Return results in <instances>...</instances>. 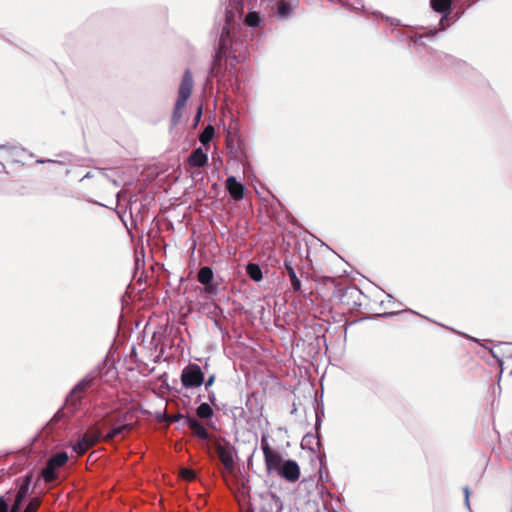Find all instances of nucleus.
I'll use <instances>...</instances> for the list:
<instances>
[{
	"mask_svg": "<svg viewBox=\"0 0 512 512\" xmlns=\"http://www.w3.org/2000/svg\"><path fill=\"white\" fill-rule=\"evenodd\" d=\"M193 89V77L190 70L184 72L182 81L178 90V97L175 103V107L171 117V127H175L179 124L182 118V111L187 104L189 97L191 96Z\"/></svg>",
	"mask_w": 512,
	"mask_h": 512,
	"instance_id": "1",
	"label": "nucleus"
},
{
	"mask_svg": "<svg viewBox=\"0 0 512 512\" xmlns=\"http://www.w3.org/2000/svg\"><path fill=\"white\" fill-rule=\"evenodd\" d=\"M197 280L203 286L199 291V295L202 298L212 300L219 294L220 284L215 281L214 272L209 266H204L199 269Z\"/></svg>",
	"mask_w": 512,
	"mask_h": 512,
	"instance_id": "2",
	"label": "nucleus"
},
{
	"mask_svg": "<svg viewBox=\"0 0 512 512\" xmlns=\"http://www.w3.org/2000/svg\"><path fill=\"white\" fill-rule=\"evenodd\" d=\"M94 377L89 374L85 376L82 380H80L70 391L69 395L66 398V406L70 410L71 414H73L80 402H81V396L79 393L83 392L85 389L89 388L93 383Z\"/></svg>",
	"mask_w": 512,
	"mask_h": 512,
	"instance_id": "3",
	"label": "nucleus"
},
{
	"mask_svg": "<svg viewBox=\"0 0 512 512\" xmlns=\"http://www.w3.org/2000/svg\"><path fill=\"white\" fill-rule=\"evenodd\" d=\"M182 385L187 388L200 387L204 382V373L197 364H189L181 373Z\"/></svg>",
	"mask_w": 512,
	"mask_h": 512,
	"instance_id": "4",
	"label": "nucleus"
},
{
	"mask_svg": "<svg viewBox=\"0 0 512 512\" xmlns=\"http://www.w3.org/2000/svg\"><path fill=\"white\" fill-rule=\"evenodd\" d=\"M213 449L218 456L219 460L223 464L224 468L229 472H233L235 468L234 462V447L229 443L222 444L219 441L213 443Z\"/></svg>",
	"mask_w": 512,
	"mask_h": 512,
	"instance_id": "5",
	"label": "nucleus"
},
{
	"mask_svg": "<svg viewBox=\"0 0 512 512\" xmlns=\"http://www.w3.org/2000/svg\"><path fill=\"white\" fill-rule=\"evenodd\" d=\"M278 474L289 482H295L300 476L299 465L294 460H286L283 462Z\"/></svg>",
	"mask_w": 512,
	"mask_h": 512,
	"instance_id": "6",
	"label": "nucleus"
},
{
	"mask_svg": "<svg viewBox=\"0 0 512 512\" xmlns=\"http://www.w3.org/2000/svg\"><path fill=\"white\" fill-rule=\"evenodd\" d=\"M226 189L230 196L235 200H242L244 197L245 187L242 183L238 182L236 177L229 176L226 180Z\"/></svg>",
	"mask_w": 512,
	"mask_h": 512,
	"instance_id": "7",
	"label": "nucleus"
},
{
	"mask_svg": "<svg viewBox=\"0 0 512 512\" xmlns=\"http://www.w3.org/2000/svg\"><path fill=\"white\" fill-rule=\"evenodd\" d=\"M185 424L192 430L194 435H196L198 438L206 440L209 438L208 431L204 427L202 423H200L197 419L186 417L185 418Z\"/></svg>",
	"mask_w": 512,
	"mask_h": 512,
	"instance_id": "8",
	"label": "nucleus"
},
{
	"mask_svg": "<svg viewBox=\"0 0 512 512\" xmlns=\"http://www.w3.org/2000/svg\"><path fill=\"white\" fill-rule=\"evenodd\" d=\"M263 500L261 512H280L282 509V502L279 497L274 494L266 496Z\"/></svg>",
	"mask_w": 512,
	"mask_h": 512,
	"instance_id": "9",
	"label": "nucleus"
},
{
	"mask_svg": "<svg viewBox=\"0 0 512 512\" xmlns=\"http://www.w3.org/2000/svg\"><path fill=\"white\" fill-rule=\"evenodd\" d=\"M208 161L207 153L201 148H196L188 157L190 167H203Z\"/></svg>",
	"mask_w": 512,
	"mask_h": 512,
	"instance_id": "10",
	"label": "nucleus"
},
{
	"mask_svg": "<svg viewBox=\"0 0 512 512\" xmlns=\"http://www.w3.org/2000/svg\"><path fill=\"white\" fill-rule=\"evenodd\" d=\"M265 465L268 472H279L282 467V456L276 452L272 451L269 454L264 456Z\"/></svg>",
	"mask_w": 512,
	"mask_h": 512,
	"instance_id": "11",
	"label": "nucleus"
},
{
	"mask_svg": "<svg viewBox=\"0 0 512 512\" xmlns=\"http://www.w3.org/2000/svg\"><path fill=\"white\" fill-rule=\"evenodd\" d=\"M430 4L434 11L443 14V17L440 20V23L442 24L450 13L452 0H430Z\"/></svg>",
	"mask_w": 512,
	"mask_h": 512,
	"instance_id": "12",
	"label": "nucleus"
},
{
	"mask_svg": "<svg viewBox=\"0 0 512 512\" xmlns=\"http://www.w3.org/2000/svg\"><path fill=\"white\" fill-rule=\"evenodd\" d=\"M284 268L287 272V275L289 277L291 286L294 291H299L301 289V281L299 280L297 273L292 265L291 261L285 260L284 261Z\"/></svg>",
	"mask_w": 512,
	"mask_h": 512,
	"instance_id": "13",
	"label": "nucleus"
},
{
	"mask_svg": "<svg viewBox=\"0 0 512 512\" xmlns=\"http://www.w3.org/2000/svg\"><path fill=\"white\" fill-rule=\"evenodd\" d=\"M83 440H86L90 447L94 446L100 440H103V435L97 428H90L83 436Z\"/></svg>",
	"mask_w": 512,
	"mask_h": 512,
	"instance_id": "14",
	"label": "nucleus"
},
{
	"mask_svg": "<svg viewBox=\"0 0 512 512\" xmlns=\"http://www.w3.org/2000/svg\"><path fill=\"white\" fill-rule=\"evenodd\" d=\"M229 35H230V30H229L228 26L225 25L222 28V31H221V34L219 37V41H218V53L219 54L224 53V51L230 45Z\"/></svg>",
	"mask_w": 512,
	"mask_h": 512,
	"instance_id": "15",
	"label": "nucleus"
},
{
	"mask_svg": "<svg viewBox=\"0 0 512 512\" xmlns=\"http://www.w3.org/2000/svg\"><path fill=\"white\" fill-rule=\"evenodd\" d=\"M131 429V426L129 424H123V425H120V426H117V427H114L112 428L108 434H106L105 436H103V440L104 441H110L112 440L113 438H115L116 436H119V435H122L124 433V431H128Z\"/></svg>",
	"mask_w": 512,
	"mask_h": 512,
	"instance_id": "16",
	"label": "nucleus"
},
{
	"mask_svg": "<svg viewBox=\"0 0 512 512\" xmlns=\"http://www.w3.org/2000/svg\"><path fill=\"white\" fill-rule=\"evenodd\" d=\"M67 461L68 454L66 452L56 453L48 459V462L56 468L63 466Z\"/></svg>",
	"mask_w": 512,
	"mask_h": 512,
	"instance_id": "17",
	"label": "nucleus"
},
{
	"mask_svg": "<svg viewBox=\"0 0 512 512\" xmlns=\"http://www.w3.org/2000/svg\"><path fill=\"white\" fill-rule=\"evenodd\" d=\"M316 443L317 446L320 445V440L318 436H315L314 434L308 433L306 434L301 442V447L303 449H310L313 450L312 444Z\"/></svg>",
	"mask_w": 512,
	"mask_h": 512,
	"instance_id": "18",
	"label": "nucleus"
},
{
	"mask_svg": "<svg viewBox=\"0 0 512 512\" xmlns=\"http://www.w3.org/2000/svg\"><path fill=\"white\" fill-rule=\"evenodd\" d=\"M247 274L254 281H260L262 279V271L259 265L250 263L247 265Z\"/></svg>",
	"mask_w": 512,
	"mask_h": 512,
	"instance_id": "19",
	"label": "nucleus"
},
{
	"mask_svg": "<svg viewBox=\"0 0 512 512\" xmlns=\"http://www.w3.org/2000/svg\"><path fill=\"white\" fill-rule=\"evenodd\" d=\"M56 470L57 468L47 461V464L42 471V477L46 482H52L56 478Z\"/></svg>",
	"mask_w": 512,
	"mask_h": 512,
	"instance_id": "20",
	"label": "nucleus"
},
{
	"mask_svg": "<svg viewBox=\"0 0 512 512\" xmlns=\"http://www.w3.org/2000/svg\"><path fill=\"white\" fill-rule=\"evenodd\" d=\"M29 488H30V477L27 476L21 483V485L17 491L15 499L23 501L28 494Z\"/></svg>",
	"mask_w": 512,
	"mask_h": 512,
	"instance_id": "21",
	"label": "nucleus"
},
{
	"mask_svg": "<svg viewBox=\"0 0 512 512\" xmlns=\"http://www.w3.org/2000/svg\"><path fill=\"white\" fill-rule=\"evenodd\" d=\"M215 129L212 125H208L203 132L199 136V141L201 144L206 145L208 144L212 138L214 137Z\"/></svg>",
	"mask_w": 512,
	"mask_h": 512,
	"instance_id": "22",
	"label": "nucleus"
},
{
	"mask_svg": "<svg viewBox=\"0 0 512 512\" xmlns=\"http://www.w3.org/2000/svg\"><path fill=\"white\" fill-rule=\"evenodd\" d=\"M213 414V409L208 403H202L197 408V415L202 419H209Z\"/></svg>",
	"mask_w": 512,
	"mask_h": 512,
	"instance_id": "23",
	"label": "nucleus"
},
{
	"mask_svg": "<svg viewBox=\"0 0 512 512\" xmlns=\"http://www.w3.org/2000/svg\"><path fill=\"white\" fill-rule=\"evenodd\" d=\"M245 23L249 27H258L261 23V17L257 12H249L245 17Z\"/></svg>",
	"mask_w": 512,
	"mask_h": 512,
	"instance_id": "24",
	"label": "nucleus"
},
{
	"mask_svg": "<svg viewBox=\"0 0 512 512\" xmlns=\"http://www.w3.org/2000/svg\"><path fill=\"white\" fill-rule=\"evenodd\" d=\"M201 310L207 315L215 316L218 313L219 307L213 298L212 300H208V302L201 307Z\"/></svg>",
	"mask_w": 512,
	"mask_h": 512,
	"instance_id": "25",
	"label": "nucleus"
},
{
	"mask_svg": "<svg viewBox=\"0 0 512 512\" xmlns=\"http://www.w3.org/2000/svg\"><path fill=\"white\" fill-rule=\"evenodd\" d=\"M90 448V446L88 445V443L86 442V440H83V438L81 437V439L75 443L73 445V450L78 454V455H83L88 449Z\"/></svg>",
	"mask_w": 512,
	"mask_h": 512,
	"instance_id": "26",
	"label": "nucleus"
},
{
	"mask_svg": "<svg viewBox=\"0 0 512 512\" xmlns=\"http://www.w3.org/2000/svg\"><path fill=\"white\" fill-rule=\"evenodd\" d=\"M342 5L349 6L354 10H360L364 7L362 0H338Z\"/></svg>",
	"mask_w": 512,
	"mask_h": 512,
	"instance_id": "27",
	"label": "nucleus"
},
{
	"mask_svg": "<svg viewBox=\"0 0 512 512\" xmlns=\"http://www.w3.org/2000/svg\"><path fill=\"white\" fill-rule=\"evenodd\" d=\"M261 448H262L264 456L273 451L270 448V445H269V442H268V435L267 434H263L262 437H261Z\"/></svg>",
	"mask_w": 512,
	"mask_h": 512,
	"instance_id": "28",
	"label": "nucleus"
},
{
	"mask_svg": "<svg viewBox=\"0 0 512 512\" xmlns=\"http://www.w3.org/2000/svg\"><path fill=\"white\" fill-rule=\"evenodd\" d=\"M40 505V500L38 498L32 499L25 508L24 512H35Z\"/></svg>",
	"mask_w": 512,
	"mask_h": 512,
	"instance_id": "29",
	"label": "nucleus"
},
{
	"mask_svg": "<svg viewBox=\"0 0 512 512\" xmlns=\"http://www.w3.org/2000/svg\"><path fill=\"white\" fill-rule=\"evenodd\" d=\"M184 418L182 414L178 413V414H175V415H170V416H166V415H163V419L169 423L171 422H177L179 421L180 419Z\"/></svg>",
	"mask_w": 512,
	"mask_h": 512,
	"instance_id": "30",
	"label": "nucleus"
},
{
	"mask_svg": "<svg viewBox=\"0 0 512 512\" xmlns=\"http://www.w3.org/2000/svg\"><path fill=\"white\" fill-rule=\"evenodd\" d=\"M181 476L186 480H193L195 478V473L190 469H183L181 471Z\"/></svg>",
	"mask_w": 512,
	"mask_h": 512,
	"instance_id": "31",
	"label": "nucleus"
},
{
	"mask_svg": "<svg viewBox=\"0 0 512 512\" xmlns=\"http://www.w3.org/2000/svg\"><path fill=\"white\" fill-rule=\"evenodd\" d=\"M289 5L282 2L279 6V14L282 15V16H286L288 13H289Z\"/></svg>",
	"mask_w": 512,
	"mask_h": 512,
	"instance_id": "32",
	"label": "nucleus"
},
{
	"mask_svg": "<svg viewBox=\"0 0 512 512\" xmlns=\"http://www.w3.org/2000/svg\"><path fill=\"white\" fill-rule=\"evenodd\" d=\"M22 502L23 501L15 499V501H14V503H13V505H12V507H11L9 512H20L21 506H22Z\"/></svg>",
	"mask_w": 512,
	"mask_h": 512,
	"instance_id": "33",
	"label": "nucleus"
},
{
	"mask_svg": "<svg viewBox=\"0 0 512 512\" xmlns=\"http://www.w3.org/2000/svg\"><path fill=\"white\" fill-rule=\"evenodd\" d=\"M463 492H464V496H465V506L470 510V501H469L470 490L466 486V487L463 488Z\"/></svg>",
	"mask_w": 512,
	"mask_h": 512,
	"instance_id": "34",
	"label": "nucleus"
},
{
	"mask_svg": "<svg viewBox=\"0 0 512 512\" xmlns=\"http://www.w3.org/2000/svg\"><path fill=\"white\" fill-rule=\"evenodd\" d=\"M10 150L12 155L17 154L18 149L16 147H10L8 145H0V150Z\"/></svg>",
	"mask_w": 512,
	"mask_h": 512,
	"instance_id": "35",
	"label": "nucleus"
},
{
	"mask_svg": "<svg viewBox=\"0 0 512 512\" xmlns=\"http://www.w3.org/2000/svg\"><path fill=\"white\" fill-rule=\"evenodd\" d=\"M214 381H215V375L212 374L209 376V378L205 382V388L208 389L209 387H211L213 385Z\"/></svg>",
	"mask_w": 512,
	"mask_h": 512,
	"instance_id": "36",
	"label": "nucleus"
},
{
	"mask_svg": "<svg viewBox=\"0 0 512 512\" xmlns=\"http://www.w3.org/2000/svg\"><path fill=\"white\" fill-rule=\"evenodd\" d=\"M0 512H8V505L3 498L0 497Z\"/></svg>",
	"mask_w": 512,
	"mask_h": 512,
	"instance_id": "37",
	"label": "nucleus"
},
{
	"mask_svg": "<svg viewBox=\"0 0 512 512\" xmlns=\"http://www.w3.org/2000/svg\"><path fill=\"white\" fill-rule=\"evenodd\" d=\"M201 116H202V107L200 106L198 108L197 114L195 116V124H197L200 121Z\"/></svg>",
	"mask_w": 512,
	"mask_h": 512,
	"instance_id": "38",
	"label": "nucleus"
},
{
	"mask_svg": "<svg viewBox=\"0 0 512 512\" xmlns=\"http://www.w3.org/2000/svg\"><path fill=\"white\" fill-rule=\"evenodd\" d=\"M208 399L211 403H214L215 402V399H216V396H215V393L213 391H209L208 393Z\"/></svg>",
	"mask_w": 512,
	"mask_h": 512,
	"instance_id": "39",
	"label": "nucleus"
},
{
	"mask_svg": "<svg viewBox=\"0 0 512 512\" xmlns=\"http://www.w3.org/2000/svg\"><path fill=\"white\" fill-rule=\"evenodd\" d=\"M61 414H62V410H59L55 415H54V420H58L60 417H61Z\"/></svg>",
	"mask_w": 512,
	"mask_h": 512,
	"instance_id": "40",
	"label": "nucleus"
},
{
	"mask_svg": "<svg viewBox=\"0 0 512 512\" xmlns=\"http://www.w3.org/2000/svg\"><path fill=\"white\" fill-rule=\"evenodd\" d=\"M45 162H51V163H54L55 161H54V160H51V159H48V160L38 159V160H37V163H45Z\"/></svg>",
	"mask_w": 512,
	"mask_h": 512,
	"instance_id": "41",
	"label": "nucleus"
},
{
	"mask_svg": "<svg viewBox=\"0 0 512 512\" xmlns=\"http://www.w3.org/2000/svg\"><path fill=\"white\" fill-rule=\"evenodd\" d=\"M320 422H321V420L317 417V420H316V428L320 425Z\"/></svg>",
	"mask_w": 512,
	"mask_h": 512,
	"instance_id": "42",
	"label": "nucleus"
},
{
	"mask_svg": "<svg viewBox=\"0 0 512 512\" xmlns=\"http://www.w3.org/2000/svg\"><path fill=\"white\" fill-rule=\"evenodd\" d=\"M229 21H230V17H229V15H226V24L227 25L229 24Z\"/></svg>",
	"mask_w": 512,
	"mask_h": 512,
	"instance_id": "43",
	"label": "nucleus"
},
{
	"mask_svg": "<svg viewBox=\"0 0 512 512\" xmlns=\"http://www.w3.org/2000/svg\"><path fill=\"white\" fill-rule=\"evenodd\" d=\"M114 186H118V182L116 180H112Z\"/></svg>",
	"mask_w": 512,
	"mask_h": 512,
	"instance_id": "44",
	"label": "nucleus"
},
{
	"mask_svg": "<svg viewBox=\"0 0 512 512\" xmlns=\"http://www.w3.org/2000/svg\"><path fill=\"white\" fill-rule=\"evenodd\" d=\"M392 24L399 25V22L398 21L392 22Z\"/></svg>",
	"mask_w": 512,
	"mask_h": 512,
	"instance_id": "45",
	"label": "nucleus"
}]
</instances>
